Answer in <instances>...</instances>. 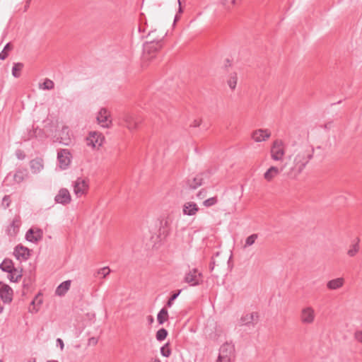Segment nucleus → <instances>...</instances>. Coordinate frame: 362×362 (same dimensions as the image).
Here are the masks:
<instances>
[{"mask_svg":"<svg viewBox=\"0 0 362 362\" xmlns=\"http://www.w3.org/2000/svg\"><path fill=\"white\" fill-rule=\"evenodd\" d=\"M105 141V136L98 132H90L86 139L87 145L92 148L100 147Z\"/></svg>","mask_w":362,"mask_h":362,"instance_id":"9","label":"nucleus"},{"mask_svg":"<svg viewBox=\"0 0 362 362\" xmlns=\"http://www.w3.org/2000/svg\"><path fill=\"white\" fill-rule=\"evenodd\" d=\"M214 262H212L210 264V269H211V271H212L214 269Z\"/></svg>","mask_w":362,"mask_h":362,"instance_id":"51","label":"nucleus"},{"mask_svg":"<svg viewBox=\"0 0 362 362\" xmlns=\"http://www.w3.org/2000/svg\"><path fill=\"white\" fill-rule=\"evenodd\" d=\"M13 289L7 284L0 281V298L4 303H10L13 300Z\"/></svg>","mask_w":362,"mask_h":362,"instance_id":"10","label":"nucleus"},{"mask_svg":"<svg viewBox=\"0 0 362 362\" xmlns=\"http://www.w3.org/2000/svg\"><path fill=\"white\" fill-rule=\"evenodd\" d=\"M359 249V239L358 238L356 243L350 245L349 249L347 251V255L351 257H355L358 252Z\"/></svg>","mask_w":362,"mask_h":362,"instance_id":"30","label":"nucleus"},{"mask_svg":"<svg viewBox=\"0 0 362 362\" xmlns=\"http://www.w3.org/2000/svg\"><path fill=\"white\" fill-rule=\"evenodd\" d=\"M16 155L20 160H23L25 158V153L21 150L16 151Z\"/></svg>","mask_w":362,"mask_h":362,"instance_id":"44","label":"nucleus"},{"mask_svg":"<svg viewBox=\"0 0 362 362\" xmlns=\"http://www.w3.org/2000/svg\"><path fill=\"white\" fill-rule=\"evenodd\" d=\"M4 308L0 305V313H2Z\"/></svg>","mask_w":362,"mask_h":362,"instance_id":"53","label":"nucleus"},{"mask_svg":"<svg viewBox=\"0 0 362 362\" xmlns=\"http://www.w3.org/2000/svg\"><path fill=\"white\" fill-rule=\"evenodd\" d=\"M110 114L105 108H101L97 115L98 123L104 128H109L112 124Z\"/></svg>","mask_w":362,"mask_h":362,"instance_id":"11","label":"nucleus"},{"mask_svg":"<svg viewBox=\"0 0 362 362\" xmlns=\"http://www.w3.org/2000/svg\"><path fill=\"white\" fill-rule=\"evenodd\" d=\"M316 317L314 308L311 306L303 307L300 312V320L303 325L313 324Z\"/></svg>","mask_w":362,"mask_h":362,"instance_id":"7","label":"nucleus"},{"mask_svg":"<svg viewBox=\"0 0 362 362\" xmlns=\"http://www.w3.org/2000/svg\"><path fill=\"white\" fill-rule=\"evenodd\" d=\"M178 4H179V11H178V13H182V6H181V0H178Z\"/></svg>","mask_w":362,"mask_h":362,"instance_id":"50","label":"nucleus"},{"mask_svg":"<svg viewBox=\"0 0 362 362\" xmlns=\"http://www.w3.org/2000/svg\"><path fill=\"white\" fill-rule=\"evenodd\" d=\"M148 318H149V321H150L151 322H153V317H152V316H149V317H148Z\"/></svg>","mask_w":362,"mask_h":362,"instance_id":"52","label":"nucleus"},{"mask_svg":"<svg viewBox=\"0 0 362 362\" xmlns=\"http://www.w3.org/2000/svg\"><path fill=\"white\" fill-rule=\"evenodd\" d=\"M13 262L11 259H4V261L0 264V269L3 272L11 273V271L14 269Z\"/></svg>","mask_w":362,"mask_h":362,"instance_id":"28","label":"nucleus"},{"mask_svg":"<svg viewBox=\"0 0 362 362\" xmlns=\"http://www.w3.org/2000/svg\"><path fill=\"white\" fill-rule=\"evenodd\" d=\"M110 272V269L109 267H105L97 270V272L94 274V276L105 278L107 275H109Z\"/></svg>","mask_w":362,"mask_h":362,"instance_id":"33","label":"nucleus"},{"mask_svg":"<svg viewBox=\"0 0 362 362\" xmlns=\"http://www.w3.org/2000/svg\"><path fill=\"white\" fill-rule=\"evenodd\" d=\"M9 200H10V198L8 196H5L3 199V204H4L5 202H7L6 204V207H8L9 206Z\"/></svg>","mask_w":362,"mask_h":362,"instance_id":"49","label":"nucleus"},{"mask_svg":"<svg viewBox=\"0 0 362 362\" xmlns=\"http://www.w3.org/2000/svg\"><path fill=\"white\" fill-rule=\"evenodd\" d=\"M54 200L57 203L62 204L63 205L69 204L71 199L69 190L65 188L61 189L56 195Z\"/></svg>","mask_w":362,"mask_h":362,"instance_id":"15","label":"nucleus"},{"mask_svg":"<svg viewBox=\"0 0 362 362\" xmlns=\"http://www.w3.org/2000/svg\"><path fill=\"white\" fill-rule=\"evenodd\" d=\"M167 335L168 331L164 328H161L156 332V337L158 341H161L166 338Z\"/></svg>","mask_w":362,"mask_h":362,"instance_id":"36","label":"nucleus"},{"mask_svg":"<svg viewBox=\"0 0 362 362\" xmlns=\"http://www.w3.org/2000/svg\"><path fill=\"white\" fill-rule=\"evenodd\" d=\"M33 279L30 276L28 279L25 278L23 281V286L24 289H28L33 283Z\"/></svg>","mask_w":362,"mask_h":362,"instance_id":"42","label":"nucleus"},{"mask_svg":"<svg viewBox=\"0 0 362 362\" xmlns=\"http://www.w3.org/2000/svg\"><path fill=\"white\" fill-rule=\"evenodd\" d=\"M43 233L41 229H33L30 228L29 229L26 234H25V238L27 240L30 242H37L40 240L42 238Z\"/></svg>","mask_w":362,"mask_h":362,"instance_id":"17","label":"nucleus"},{"mask_svg":"<svg viewBox=\"0 0 362 362\" xmlns=\"http://www.w3.org/2000/svg\"><path fill=\"white\" fill-rule=\"evenodd\" d=\"M257 238H258V235L256 233L252 234L250 236H248L245 240L244 248H246L247 247L252 245L255 243Z\"/></svg>","mask_w":362,"mask_h":362,"instance_id":"35","label":"nucleus"},{"mask_svg":"<svg viewBox=\"0 0 362 362\" xmlns=\"http://www.w3.org/2000/svg\"><path fill=\"white\" fill-rule=\"evenodd\" d=\"M54 82L49 78H46L45 80L44 83H42V86L41 88L45 90H52L54 88Z\"/></svg>","mask_w":362,"mask_h":362,"instance_id":"37","label":"nucleus"},{"mask_svg":"<svg viewBox=\"0 0 362 362\" xmlns=\"http://www.w3.org/2000/svg\"><path fill=\"white\" fill-rule=\"evenodd\" d=\"M259 320V315L256 312H252L251 313H247L243 315L240 318L241 325H250L254 326L256 325Z\"/></svg>","mask_w":362,"mask_h":362,"instance_id":"14","label":"nucleus"},{"mask_svg":"<svg viewBox=\"0 0 362 362\" xmlns=\"http://www.w3.org/2000/svg\"><path fill=\"white\" fill-rule=\"evenodd\" d=\"M286 146L284 142L281 139H276L273 141L271 149V158L274 161H281L285 156Z\"/></svg>","mask_w":362,"mask_h":362,"instance_id":"2","label":"nucleus"},{"mask_svg":"<svg viewBox=\"0 0 362 362\" xmlns=\"http://www.w3.org/2000/svg\"><path fill=\"white\" fill-rule=\"evenodd\" d=\"M21 225V218L16 216L6 229V233L11 237H14L19 231Z\"/></svg>","mask_w":362,"mask_h":362,"instance_id":"16","label":"nucleus"},{"mask_svg":"<svg viewBox=\"0 0 362 362\" xmlns=\"http://www.w3.org/2000/svg\"><path fill=\"white\" fill-rule=\"evenodd\" d=\"M153 362H160L159 359H155Z\"/></svg>","mask_w":362,"mask_h":362,"instance_id":"54","label":"nucleus"},{"mask_svg":"<svg viewBox=\"0 0 362 362\" xmlns=\"http://www.w3.org/2000/svg\"><path fill=\"white\" fill-rule=\"evenodd\" d=\"M163 46L161 40H153L149 42H146L144 47V58L145 59H151L154 57L156 53L161 49Z\"/></svg>","mask_w":362,"mask_h":362,"instance_id":"5","label":"nucleus"},{"mask_svg":"<svg viewBox=\"0 0 362 362\" xmlns=\"http://www.w3.org/2000/svg\"><path fill=\"white\" fill-rule=\"evenodd\" d=\"M30 168L33 173L36 174L40 173L43 168L42 159L39 158L33 159L30 162Z\"/></svg>","mask_w":362,"mask_h":362,"instance_id":"22","label":"nucleus"},{"mask_svg":"<svg viewBox=\"0 0 362 362\" xmlns=\"http://www.w3.org/2000/svg\"><path fill=\"white\" fill-rule=\"evenodd\" d=\"M203 175L199 174L192 179H188L186 185L189 189H196L203 184Z\"/></svg>","mask_w":362,"mask_h":362,"instance_id":"18","label":"nucleus"},{"mask_svg":"<svg viewBox=\"0 0 362 362\" xmlns=\"http://www.w3.org/2000/svg\"><path fill=\"white\" fill-rule=\"evenodd\" d=\"M57 344H59L60 349L62 351L64 349V341H62V339H61L60 338H58L57 339Z\"/></svg>","mask_w":362,"mask_h":362,"instance_id":"47","label":"nucleus"},{"mask_svg":"<svg viewBox=\"0 0 362 362\" xmlns=\"http://www.w3.org/2000/svg\"><path fill=\"white\" fill-rule=\"evenodd\" d=\"M183 281L191 286H198L202 283V274L194 268L185 274Z\"/></svg>","mask_w":362,"mask_h":362,"instance_id":"6","label":"nucleus"},{"mask_svg":"<svg viewBox=\"0 0 362 362\" xmlns=\"http://www.w3.org/2000/svg\"><path fill=\"white\" fill-rule=\"evenodd\" d=\"M14 255L18 259L21 257L27 259L29 256V250L27 247L22 245H18L15 248Z\"/></svg>","mask_w":362,"mask_h":362,"instance_id":"25","label":"nucleus"},{"mask_svg":"<svg viewBox=\"0 0 362 362\" xmlns=\"http://www.w3.org/2000/svg\"><path fill=\"white\" fill-rule=\"evenodd\" d=\"M238 0H221V4L226 9H230L237 4Z\"/></svg>","mask_w":362,"mask_h":362,"instance_id":"38","label":"nucleus"},{"mask_svg":"<svg viewBox=\"0 0 362 362\" xmlns=\"http://www.w3.org/2000/svg\"><path fill=\"white\" fill-rule=\"evenodd\" d=\"M199 211V207L194 202H187L183 205L182 212L185 215L193 216Z\"/></svg>","mask_w":362,"mask_h":362,"instance_id":"21","label":"nucleus"},{"mask_svg":"<svg viewBox=\"0 0 362 362\" xmlns=\"http://www.w3.org/2000/svg\"><path fill=\"white\" fill-rule=\"evenodd\" d=\"M59 141L64 145H69L71 143V136L68 127L64 126L58 138Z\"/></svg>","mask_w":362,"mask_h":362,"instance_id":"20","label":"nucleus"},{"mask_svg":"<svg viewBox=\"0 0 362 362\" xmlns=\"http://www.w3.org/2000/svg\"><path fill=\"white\" fill-rule=\"evenodd\" d=\"M23 67V64L22 63H15L12 69V75L15 78H18L20 76V72L21 71Z\"/></svg>","mask_w":362,"mask_h":362,"instance_id":"34","label":"nucleus"},{"mask_svg":"<svg viewBox=\"0 0 362 362\" xmlns=\"http://www.w3.org/2000/svg\"><path fill=\"white\" fill-rule=\"evenodd\" d=\"M177 18H178V15L177 14V15L175 16V21H177Z\"/></svg>","mask_w":362,"mask_h":362,"instance_id":"56","label":"nucleus"},{"mask_svg":"<svg viewBox=\"0 0 362 362\" xmlns=\"http://www.w3.org/2000/svg\"><path fill=\"white\" fill-rule=\"evenodd\" d=\"M354 338L358 342L362 344V330L356 331L354 334Z\"/></svg>","mask_w":362,"mask_h":362,"instance_id":"43","label":"nucleus"},{"mask_svg":"<svg viewBox=\"0 0 362 362\" xmlns=\"http://www.w3.org/2000/svg\"><path fill=\"white\" fill-rule=\"evenodd\" d=\"M169 344H166L163 346L160 349V354L165 357H169L171 354V350L169 348Z\"/></svg>","mask_w":362,"mask_h":362,"instance_id":"39","label":"nucleus"},{"mask_svg":"<svg viewBox=\"0 0 362 362\" xmlns=\"http://www.w3.org/2000/svg\"><path fill=\"white\" fill-rule=\"evenodd\" d=\"M0 362H4L3 360L0 359Z\"/></svg>","mask_w":362,"mask_h":362,"instance_id":"58","label":"nucleus"},{"mask_svg":"<svg viewBox=\"0 0 362 362\" xmlns=\"http://www.w3.org/2000/svg\"><path fill=\"white\" fill-rule=\"evenodd\" d=\"M13 47L11 42L7 43L3 50L0 52V59L4 60L8 56V52L13 49Z\"/></svg>","mask_w":362,"mask_h":362,"instance_id":"32","label":"nucleus"},{"mask_svg":"<svg viewBox=\"0 0 362 362\" xmlns=\"http://www.w3.org/2000/svg\"><path fill=\"white\" fill-rule=\"evenodd\" d=\"M8 279L11 282H18L22 277L21 271H18L16 268H14L11 273H8Z\"/></svg>","mask_w":362,"mask_h":362,"instance_id":"31","label":"nucleus"},{"mask_svg":"<svg viewBox=\"0 0 362 362\" xmlns=\"http://www.w3.org/2000/svg\"><path fill=\"white\" fill-rule=\"evenodd\" d=\"M180 293L181 290H179L177 291V292L173 293L171 297L168 300L166 306H168V308L171 307L173 304V301L177 298Z\"/></svg>","mask_w":362,"mask_h":362,"instance_id":"41","label":"nucleus"},{"mask_svg":"<svg viewBox=\"0 0 362 362\" xmlns=\"http://www.w3.org/2000/svg\"><path fill=\"white\" fill-rule=\"evenodd\" d=\"M71 155L67 149H62L57 153V159L62 168H66L71 162Z\"/></svg>","mask_w":362,"mask_h":362,"instance_id":"13","label":"nucleus"},{"mask_svg":"<svg viewBox=\"0 0 362 362\" xmlns=\"http://www.w3.org/2000/svg\"><path fill=\"white\" fill-rule=\"evenodd\" d=\"M71 281L70 280L61 283L56 288L55 294L59 296H64L69 290Z\"/></svg>","mask_w":362,"mask_h":362,"instance_id":"23","label":"nucleus"},{"mask_svg":"<svg viewBox=\"0 0 362 362\" xmlns=\"http://www.w3.org/2000/svg\"><path fill=\"white\" fill-rule=\"evenodd\" d=\"M122 120L124 125L130 131L137 129L139 124L141 123L142 118L139 115L134 113H125L123 116Z\"/></svg>","mask_w":362,"mask_h":362,"instance_id":"4","label":"nucleus"},{"mask_svg":"<svg viewBox=\"0 0 362 362\" xmlns=\"http://www.w3.org/2000/svg\"><path fill=\"white\" fill-rule=\"evenodd\" d=\"M35 300H33L31 302V303L34 305V304H35Z\"/></svg>","mask_w":362,"mask_h":362,"instance_id":"57","label":"nucleus"},{"mask_svg":"<svg viewBox=\"0 0 362 362\" xmlns=\"http://www.w3.org/2000/svg\"><path fill=\"white\" fill-rule=\"evenodd\" d=\"M217 202H218L217 197H211L209 199H206L203 202V204L206 207H209V206L215 205L217 203Z\"/></svg>","mask_w":362,"mask_h":362,"instance_id":"40","label":"nucleus"},{"mask_svg":"<svg viewBox=\"0 0 362 362\" xmlns=\"http://www.w3.org/2000/svg\"><path fill=\"white\" fill-rule=\"evenodd\" d=\"M168 319V312L165 308H163L157 315V321L159 325H163Z\"/></svg>","mask_w":362,"mask_h":362,"instance_id":"29","label":"nucleus"},{"mask_svg":"<svg viewBox=\"0 0 362 362\" xmlns=\"http://www.w3.org/2000/svg\"><path fill=\"white\" fill-rule=\"evenodd\" d=\"M28 177V173L26 169H18L13 175V180L16 183H21Z\"/></svg>","mask_w":362,"mask_h":362,"instance_id":"26","label":"nucleus"},{"mask_svg":"<svg viewBox=\"0 0 362 362\" xmlns=\"http://www.w3.org/2000/svg\"><path fill=\"white\" fill-rule=\"evenodd\" d=\"M344 284V279L343 278H337L329 281L327 283V287L329 290H337L342 287Z\"/></svg>","mask_w":362,"mask_h":362,"instance_id":"24","label":"nucleus"},{"mask_svg":"<svg viewBox=\"0 0 362 362\" xmlns=\"http://www.w3.org/2000/svg\"><path fill=\"white\" fill-rule=\"evenodd\" d=\"M235 358V346L231 343L223 344L219 350L216 362H231Z\"/></svg>","mask_w":362,"mask_h":362,"instance_id":"3","label":"nucleus"},{"mask_svg":"<svg viewBox=\"0 0 362 362\" xmlns=\"http://www.w3.org/2000/svg\"><path fill=\"white\" fill-rule=\"evenodd\" d=\"M271 136V132L267 129H259L252 132L251 134L252 139L255 142H261L266 141Z\"/></svg>","mask_w":362,"mask_h":362,"instance_id":"12","label":"nucleus"},{"mask_svg":"<svg viewBox=\"0 0 362 362\" xmlns=\"http://www.w3.org/2000/svg\"><path fill=\"white\" fill-rule=\"evenodd\" d=\"M238 82V74L236 72L229 74L227 77L226 83L231 90H234L236 88Z\"/></svg>","mask_w":362,"mask_h":362,"instance_id":"27","label":"nucleus"},{"mask_svg":"<svg viewBox=\"0 0 362 362\" xmlns=\"http://www.w3.org/2000/svg\"><path fill=\"white\" fill-rule=\"evenodd\" d=\"M47 362H58V361L52 360V361H47Z\"/></svg>","mask_w":362,"mask_h":362,"instance_id":"55","label":"nucleus"},{"mask_svg":"<svg viewBox=\"0 0 362 362\" xmlns=\"http://www.w3.org/2000/svg\"><path fill=\"white\" fill-rule=\"evenodd\" d=\"M313 153L314 148L309 145H303L296 149L293 153V165L288 172V177L296 179L313 158Z\"/></svg>","mask_w":362,"mask_h":362,"instance_id":"1","label":"nucleus"},{"mask_svg":"<svg viewBox=\"0 0 362 362\" xmlns=\"http://www.w3.org/2000/svg\"><path fill=\"white\" fill-rule=\"evenodd\" d=\"M206 191L205 189H202V190H200V191L197 193V197H199V199H202V198H204V197H206Z\"/></svg>","mask_w":362,"mask_h":362,"instance_id":"45","label":"nucleus"},{"mask_svg":"<svg viewBox=\"0 0 362 362\" xmlns=\"http://www.w3.org/2000/svg\"><path fill=\"white\" fill-rule=\"evenodd\" d=\"M98 343V339L95 338V337H90L89 339H88V344L90 345H96Z\"/></svg>","mask_w":362,"mask_h":362,"instance_id":"46","label":"nucleus"},{"mask_svg":"<svg viewBox=\"0 0 362 362\" xmlns=\"http://www.w3.org/2000/svg\"><path fill=\"white\" fill-rule=\"evenodd\" d=\"M284 166L281 168H278L276 166H271L264 174V178L267 182H271L274 177H276L281 170L284 169Z\"/></svg>","mask_w":362,"mask_h":362,"instance_id":"19","label":"nucleus"},{"mask_svg":"<svg viewBox=\"0 0 362 362\" xmlns=\"http://www.w3.org/2000/svg\"><path fill=\"white\" fill-rule=\"evenodd\" d=\"M74 192L77 197H81L83 194H86L88 189V180L86 178L78 177L74 181Z\"/></svg>","mask_w":362,"mask_h":362,"instance_id":"8","label":"nucleus"},{"mask_svg":"<svg viewBox=\"0 0 362 362\" xmlns=\"http://www.w3.org/2000/svg\"><path fill=\"white\" fill-rule=\"evenodd\" d=\"M200 124H201V121L200 120L194 119L193 121V122L192 123L191 126L194 127H199Z\"/></svg>","mask_w":362,"mask_h":362,"instance_id":"48","label":"nucleus"}]
</instances>
